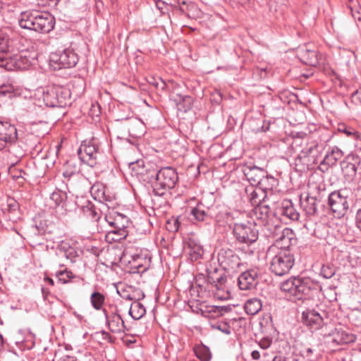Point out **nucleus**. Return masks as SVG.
<instances>
[{
  "label": "nucleus",
  "instance_id": "obj_1",
  "mask_svg": "<svg viewBox=\"0 0 361 361\" xmlns=\"http://www.w3.org/2000/svg\"><path fill=\"white\" fill-rule=\"evenodd\" d=\"M54 25L55 18L53 16L38 11L22 12L19 19L20 27L41 33L49 32L54 29Z\"/></svg>",
  "mask_w": 361,
  "mask_h": 361
},
{
  "label": "nucleus",
  "instance_id": "obj_2",
  "mask_svg": "<svg viewBox=\"0 0 361 361\" xmlns=\"http://www.w3.org/2000/svg\"><path fill=\"white\" fill-rule=\"evenodd\" d=\"M147 178L149 181L155 179L153 192L157 196H162L166 190L173 189L178 180V173L172 167H164L157 170L154 166L150 176Z\"/></svg>",
  "mask_w": 361,
  "mask_h": 361
},
{
  "label": "nucleus",
  "instance_id": "obj_3",
  "mask_svg": "<svg viewBox=\"0 0 361 361\" xmlns=\"http://www.w3.org/2000/svg\"><path fill=\"white\" fill-rule=\"evenodd\" d=\"M78 154L80 159L90 167H94L99 164L104 158L100 143L94 137L90 140H84L78 150Z\"/></svg>",
  "mask_w": 361,
  "mask_h": 361
},
{
  "label": "nucleus",
  "instance_id": "obj_4",
  "mask_svg": "<svg viewBox=\"0 0 361 361\" xmlns=\"http://www.w3.org/2000/svg\"><path fill=\"white\" fill-rule=\"evenodd\" d=\"M295 264V257L289 249H282L272 257L270 270L276 276H283L289 273Z\"/></svg>",
  "mask_w": 361,
  "mask_h": 361
},
{
  "label": "nucleus",
  "instance_id": "obj_5",
  "mask_svg": "<svg viewBox=\"0 0 361 361\" xmlns=\"http://www.w3.org/2000/svg\"><path fill=\"white\" fill-rule=\"evenodd\" d=\"M280 288L289 300L294 302L303 300L310 291V288L302 280L297 277L283 281L280 285Z\"/></svg>",
  "mask_w": 361,
  "mask_h": 361
},
{
  "label": "nucleus",
  "instance_id": "obj_6",
  "mask_svg": "<svg viewBox=\"0 0 361 361\" xmlns=\"http://www.w3.org/2000/svg\"><path fill=\"white\" fill-rule=\"evenodd\" d=\"M37 60L36 54L27 51H23L18 54L8 58H1L0 59V67L4 68L8 71H12L14 68L27 69L33 65Z\"/></svg>",
  "mask_w": 361,
  "mask_h": 361
},
{
  "label": "nucleus",
  "instance_id": "obj_7",
  "mask_svg": "<svg viewBox=\"0 0 361 361\" xmlns=\"http://www.w3.org/2000/svg\"><path fill=\"white\" fill-rule=\"evenodd\" d=\"M105 219L112 228L109 231V234L115 235V237H112V240L115 241H119L124 239L128 235L127 228L129 226V219L124 214L118 212H109L105 216Z\"/></svg>",
  "mask_w": 361,
  "mask_h": 361
},
{
  "label": "nucleus",
  "instance_id": "obj_8",
  "mask_svg": "<svg viewBox=\"0 0 361 361\" xmlns=\"http://www.w3.org/2000/svg\"><path fill=\"white\" fill-rule=\"evenodd\" d=\"M78 60V54L71 48L51 53L49 57L50 66L55 70L74 67Z\"/></svg>",
  "mask_w": 361,
  "mask_h": 361
},
{
  "label": "nucleus",
  "instance_id": "obj_9",
  "mask_svg": "<svg viewBox=\"0 0 361 361\" xmlns=\"http://www.w3.org/2000/svg\"><path fill=\"white\" fill-rule=\"evenodd\" d=\"M233 233L238 242L247 245L256 242L258 239V231L255 225L249 222L235 224Z\"/></svg>",
  "mask_w": 361,
  "mask_h": 361
},
{
  "label": "nucleus",
  "instance_id": "obj_10",
  "mask_svg": "<svg viewBox=\"0 0 361 361\" xmlns=\"http://www.w3.org/2000/svg\"><path fill=\"white\" fill-rule=\"evenodd\" d=\"M267 235L271 237L278 246L288 247L293 238V233L290 228H282L281 226H269Z\"/></svg>",
  "mask_w": 361,
  "mask_h": 361
},
{
  "label": "nucleus",
  "instance_id": "obj_11",
  "mask_svg": "<svg viewBox=\"0 0 361 361\" xmlns=\"http://www.w3.org/2000/svg\"><path fill=\"white\" fill-rule=\"evenodd\" d=\"M325 314L324 312L320 313L314 309H307L302 313V321L310 331H317L326 324L324 318Z\"/></svg>",
  "mask_w": 361,
  "mask_h": 361
},
{
  "label": "nucleus",
  "instance_id": "obj_12",
  "mask_svg": "<svg viewBox=\"0 0 361 361\" xmlns=\"http://www.w3.org/2000/svg\"><path fill=\"white\" fill-rule=\"evenodd\" d=\"M218 261L228 271H235L241 264L238 255L231 249H221L218 254Z\"/></svg>",
  "mask_w": 361,
  "mask_h": 361
},
{
  "label": "nucleus",
  "instance_id": "obj_13",
  "mask_svg": "<svg viewBox=\"0 0 361 361\" xmlns=\"http://www.w3.org/2000/svg\"><path fill=\"white\" fill-rule=\"evenodd\" d=\"M243 173L252 185L264 186L263 182L267 180V172L258 166H246L243 169Z\"/></svg>",
  "mask_w": 361,
  "mask_h": 361
},
{
  "label": "nucleus",
  "instance_id": "obj_14",
  "mask_svg": "<svg viewBox=\"0 0 361 361\" xmlns=\"http://www.w3.org/2000/svg\"><path fill=\"white\" fill-rule=\"evenodd\" d=\"M319 153V149L317 142L316 141L310 142V146H307V151L305 152L300 151V155L295 157L296 165L301 164L307 168L312 162L314 161Z\"/></svg>",
  "mask_w": 361,
  "mask_h": 361
},
{
  "label": "nucleus",
  "instance_id": "obj_15",
  "mask_svg": "<svg viewBox=\"0 0 361 361\" xmlns=\"http://www.w3.org/2000/svg\"><path fill=\"white\" fill-rule=\"evenodd\" d=\"M328 206L329 211L328 212L329 227L334 229L336 228L338 223V191H333L330 193L328 198Z\"/></svg>",
  "mask_w": 361,
  "mask_h": 361
},
{
  "label": "nucleus",
  "instance_id": "obj_16",
  "mask_svg": "<svg viewBox=\"0 0 361 361\" xmlns=\"http://www.w3.org/2000/svg\"><path fill=\"white\" fill-rule=\"evenodd\" d=\"M274 214L281 216L283 220L290 221H297L300 216V214L290 200H283L277 207Z\"/></svg>",
  "mask_w": 361,
  "mask_h": 361
},
{
  "label": "nucleus",
  "instance_id": "obj_17",
  "mask_svg": "<svg viewBox=\"0 0 361 361\" xmlns=\"http://www.w3.org/2000/svg\"><path fill=\"white\" fill-rule=\"evenodd\" d=\"M257 272L250 269L243 272L238 279V286L241 290H251L255 288L257 281Z\"/></svg>",
  "mask_w": 361,
  "mask_h": 361
},
{
  "label": "nucleus",
  "instance_id": "obj_18",
  "mask_svg": "<svg viewBox=\"0 0 361 361\" xmlns=\"http://www.w3.org/2000/svg\"><path fill=\"white\" fill-rule=\"evenodd\" d=\"M103 312L105 315L109 329L112 333L120 334L125 331L126 326L124 322L118 313L114 312L109 315L104 309L103 310Z\"/></svg>",
  "mask_w": 361,
  "mask_h": 361
},
{
  "label": "nucleus",
  "instance_id": "obj_19",
  "mask_svg": "<svg viewBox=\"0 0 361 361\" xmlns=\"http://www.w3.org/2000/svg\"><path fill=\"white\" fill-rule=\"evenodd\" d=\"M0 139L9 142V144L15 143L18 140V133L15 126L8 122L0 121Z\"/></svg>",
  "mask_w": 361,
  "mask_h": 361
},
{
  "label": "nucleus",
  "instance_id": "obj_20",
  "mask_svg": "<svg viewBox=\"0 0 361 361\" xmlns=\"http://www.w3.org/2000/svg\"><path fill=\"white\" fill-rule=\"evenodd\" d=\"M56 255L59 257H65L66 259L73 262L78 254L75 249L69 243L61 241L56 246Z\"/></svg>",
  "mask_w": 361,
  "mask_h": 361
},
{
  "label": "nucleus",
  "instance_id": "obj_21",
  "mask_svg": "<svg viewBox=\"0 0 361 361\" xmlns=\"http://www.w3.org/2000/svg\"><path fill=\"white\" fill-rule=\"evenodd\" d=\"M90 192L95 200L102 203L111 202L113 200L111 195L106 193V188L102 183H94L90 189Z\"/></svg>",
  "mask_w": 361,
  "mask_h": 361
},
{
  "label": "nucleus",
  "instance_id": "obj_22",
  "mask_svg": "<svg viewBox=\"0 0 361 361\" xmlns=\"http://www.w3.org/2000/svg\"><path fill=\"white\" fill-rule=\"evenodd\" d=\"M353 157L348 156L345 160L340 161V167L346 181H351L356 173V166L350 161Z\"/></svg>",
  "mask_w": 361,
  "mask_h": 361
},
{
  "label": "nucleus",
  "instance_id": "obj_23",
  "mask_svg": "<svg viewBox=\"0 0 361 361\" xmlns=\"http://www.w3.org/2000/svg\"><path fill=\"white\" fill-rule=\"evenodd\" d=\"M299 54L300 60L307 65L316 66L319 63V56L315 50L301 49Z\"/></svg>",
  "mask_w": 361,
  "mask_h": 361
},
{
  "label": "nucleus",
  "instance_id": "obj_24",
  "mask_svg": "<svg viewBox=\"0 0 361 361\" xmlns=\"http://www.w3.org/2000/svg\"><path fill=\"white\" fill-rule=\"evenodd\" d=\"M56 92L55 86L49 87L42 90V99L44 104L49 107H58L59 102L56 100Z\"/></svg>",
  "mask_w": 361,
  "mask_h": 361
},
{
  "label": "nucleus",
  "instance_id": "obj_25",
  "mask_svg": "<svg viewBox=\"0 0 361 361\" xmlns=\"http://www.w3.org/2000/svg\"><path fill=\"white\" fill-rule=\"evenodd\" d=\"M55 87L56 100L59 102L58 107H65L71 104V94L70 90L61 86H55Z\"/></svg>",
  "mask_w": 361,
  "mask_h": 361
},
{
  "label": "nucleus",
  "instance_id": "obj_26",
  "mask_svg": "<svg viewBox=\"0 0 361 361\" xmlns=\"http://www.w3.org/2000/svg\"><path fill=\"white\" fill-rule=\"evenodd\" d=\"M317 198L309 194L305 200L300 199V204L307 216H313L317 213Z\"/></svg>",
  "mask_w": 361,
  "mask_h": 361
},
{
  "label": "nucleus",
  "instance_id": "obj_27",
  "mask_svg": "<svg viewBox=\"0 0 361 361\" xmlns=\"http://www.w3.org/2000/svg\"><path fill=\"white\" fill-rule=\"evenodd\" d=\"M130 168L135 171L136 175H144L146 173L149 176L154 168V165L150 163L144 165L143 161L137 160L135 162H131L130 164Z\"/></svg>",
  "mask_w": 361,
  "mask_h": 361
},
{
  "label": "nucleus",
  "instance_id": "obj_28",
  "mask_svg": "<svg viewBox=\"0 0 361 361\" xmlns=\"http://www.w3.org/2000/svg\"><path fill=\"white\" fill-rule=\"evenodd\" d=\"M262 304L259 299L253 298L248 299L244 305V310L247 314L255 315L262 309Z\"/></svg>",
  "mask_w": 361,
  "mask_h": 361
},
{
  "label": "nucleus",
  "instance_id": "obj_29",
  "mask_svg": "<svg viewBox=\"0 0 361 361\" xmlns=\"http://www.w3.org/2000/svg\"><path fill=\"white\" fill-rule=\"evenodd\" d=\"M194 352L197 358L201 361H209L212 359V353L208 347L203 344L195 345Z\"/></svg>",
  "mask_w": 361,
  "mask_h": 361
},
{
  "label": "nucleus",
  "instance_id": "obj_30",
  "mask_svg": "<svg viewBox=\"0 0 361 361\" xmlns=\"http://www.w3.org/2000/svg\"><path fill=\"white\" fill-rule=\"evenodd\" d=\"M145 308L142 303L137 301H135L133 303L131 304L130 307L129 309V314L135 320L140 319L145 314Z\"/></svg>",
  "mask_w": 361,
  "mask_h": 361
},
{
  "label": "nucleus",
  "instance_id": "obj_31",
  "mask_svg": "<svg viewBox=\"0 0 361 361\" xmlns=\"http://www.w3.org/2000/svg\"><path fill=\"white\" fill-rule=\"evenodd\" d=\"M188 248L192 260L198 259L203 255L204 251L202 246L197 244L195 240H190L188 242Z\"/></svg>",
  "mask_w": 361,
  "mask_h": 361
},
{
  "label": "nucleus",
  "instance_id": "obj_32",
  "mask_svg": "<svg viewBox=\"0 0 361 361\" xmlns=\"http://www.w3.org/2000/svg\"><path fill=\"white\" fill-rule=\"evenodd\" d=\"M4 210L6 211L8 214L12 215V216L9 217V219L16 221V219L18 217V214L19 211V204L13 198L9 197L7 199L6 207L4 208Z\"/></svg>",
  "mask_w": 361,
  "mask_h": 361
},
{
  "label": "nucleus",
  "instance_id": "obj_33",
  "mask_svg": "<svg viewBox=\"0 0 361 361\" xmlns=\"http://www.w3.org/2000/svg\"><path fill=\"white\" fill-rule=\"evenodd\" d=\"M231 310V308L229 306H208L206 307V310L204 311L205 313L209 314V317H221L224 314V313L228 312Z\"/></svg>",
  "mask_w": 361,
  "mask_h": 361
},
{
  "label": "nucleus",
  "instance_id": "obj_34",
  "mask_svg": "<svg viewBox=\"0 0 361 361\" xmlns=\"http://www.w3.org/2000/svg\"><path fill=\"white\" fill-rule=\"evenodd\" d=\"M307 146H310V142L300 138L294 139L291 144L292 150L296 157L300 155V151L302 152L307 151Z\"/></svg>",
  "mask_w": 361,
  "mask_h": 361
},
{
  "label": "nucleus",
  "instance_id": "obj_35",
  "mask_svg": "<svg viewBox=\"0 0 361 361\" xmlns=\"http://www.w3.org/2000/svg\"><path fill=\"white\" fill-rule=\"evenodd\" d=\"M8 49L9 37L6 33L0 31V59L1 58H8Z\"/></svg>",
  "mask_w": 361,
  "mask_h": 361
},
{
  "label": "nucleus",
  "instance_id": "obj_36",
  "mask_svg": "<svg viewBox=\"0 0 361 361\" xmlns=\"http://www.w3.org/2000/svg\"><path fill=\"white\" fill-rule=\"evenodd\" d=\"M343 136L356 140L358 137V133L353 128L348 126L344 123H340V139Z\"/></svg>",
  "mask_w": 361,
  "mask_h": 361
},
{
  "label": "nucleus",
  "instance_id": "obj_37",
  "mask_svg": "<svg viewBox=\"0 0 361 361\" xmlns=\"http://www.w3.org/2000/svg\"><path fill=\"white\" fill-rule=\"evenodd\" d=\"M347 8L355 20H361V6L357 0H349Z\"/></svg>",
  "mask_w": 361,
  "mask_h": 361
},
{
  "label": "nucleus",
  "instance_id": "obj_38",
  "mask_svg": "<svg viewBox=\"0 0 361 361\" xmlns=\"http://www.w3.org/2000/svg\"><path fill=\"white\" fill-rule=\"evenodd\" d=\"M178 100L177 106L180 111L186 112L191 109L193 102L191 97L188 95H179Z\"/></svg>",
  "mask_w": 361,
  "mask_h": 361
},
{
  "label": "nucleus",
  "instance_id": "obj_39",
  "mask_svg": "<svg viewBox=\"0 0 361 361\" xmlns=\"http://www.w3.org/2000/svg\"><path fill=\"white\" fill-rule=\"evenodd\" d=\"M105 297L104 295L97 291H94L91 294L90 296V302L92 307L97 310H100L102 309L103 305L104 303Z\"/></svg>",
  "mask_w": 361,
  "mask_h": 361
},
{
  "label": "nucleus",
  "instance_id": "obj_40",
  "mask_svg": "<svg viewBox=\"0 0 361 361\" xmlns=\"http://www.w3.org/2000/svg\"><path fill=\"white\" fill-rule=\"evenodd\" d=\"M342 191L343 193L340 192V204H342L343 210L347 212L350 204L353 203V192L347 189H344Z\"/></svg>",
  "mask_w": 361,
  "mask_h": 361
},
{
  "label": "nucleus",
  "instance_id": "obj_41",
  "mask_svg": "<svg viewBox=\"0 0 361 361\" xmlns=\"http://www.w3.org/2000/svg\"><path fill=\"white\" fill-rule=\"evenodd\" d=\"M66 199V193L60 190H56L50 195V200L54 202L56 207L62 205Z\"/></svg>",
  "mask_w": 361,
  "mask_h": 361
},
{
  "label": "nucleus",
  "instance_id": "obj_42",
  "mask_svg": "<svg viewBox=\"0 0 361 361\" xmlns=\"http://www.w3.org/2000/svg\"><path fill=\"white\" fill-rule=\"evenodd\" d=\"M56 277L59 279V281H61L62 283H67L70 282L72 279L75 278V275L71 271L65 269L64 270L57 271L56 273Z\"/></svg>",
  "mask_w": 361,
  "mask_h": 361
},
{
  "label": "nucleus",
  "instance_id": "obj_43",
  "mask_svg": "<svg viewBox=\"0 0 361 361\" xmlns=\"http://www.w3.org/2000/svg\"><path fill=\"white\" fill-rule=\"evenodd\" d=\"M190 214L198 221H203L206 220L208 216L207 213L202 209L199 205L191 210Z\"/></svg>",
  "mask_w": 361,
  "mask_h": 361
},
{
  "label": "nucleus",
  "instance_id": "obj_44",
  "mask_svg": "<svg viewBox=\"0 0 361 361\" xmlns=\"http://www.w3.org/2000/svg\"><path fill=\"white\" fill-rule=\"evenodd\" d=\"M255 210L258 219L266 220L268 217L270 208L267 205L259 204L255 207Z\"/></svg>",
  "mask_w": 361,
  "mask_h": 361
},
{
  "label": "nucleus",
  "instance_id": "obj_45",
  "mask_svg": "<svg viewBox=\"0 0 361 361\" xmlns=\"http://www.w3.org/2000/svg\"><path fill=\"white\" fill-rule=\"evenodd\" d=\"M246 192L247 194L249 201L252 206H257L260 204L261 200L259 199L256 190L253 189L252 188H247Z\"/></svg>",
  "mask_w": 361,
  "mask_h": 361
},
{
  "label": "nucleus",
  "instance_id": "obj_46",
  "mask_svg": "<svg viewBox=\"0 0 361 361\" xmlns=\"http://www.w3.org/2000/svg\"><path fill=\"white\" fill-rule=\"evenodd\" d=\"M84 213L91 217L92 220L97 221L100 219L101 214L93 206H87L83 209Z\"/></svg>",
  "mask_w": 361,
  "mask_h": 361
},
{
  "label": "nucleus",
  "instance_id": "obj_47",
  "mask_svg": "<svg viewBox=\"0 0 361 361\" xmlns=\"http://www.w3.org/2000/svg\"><path fill=\"white\" fill-rule=\"evenodd\" d=\"M336 287H328L324 290V295L329 302L337 300Z\"/></svg>",
  "mask_w": 361,
  "mask_h": 361
},
{
  "label": "nucleus",
  "instance_id": "obj_48",
  "mask_svg": "<svg viewBox=\"0 0 361 361\" xmlns=\"http://www.w3.org/2000/svg\"><path fill=\"white\" fill-rule=\"evenodd\" d=\"M336 273V269L329 264L324 265L321 270L322 275L326 279H330Z\"/></svg>",
  "mask_w": 361,
  "mask_h": 361
},
{
  "label": "nucleus",
  "instance_id": "obj_49",
  "mask_svg": "<svg viewBox=\"0 0 361 361\" xmlns=\"http://www.w3.org/2000/svg\"><path fill=\"white\" fill-rule=\"evenodd\" d=\"M355 337L353 334H349L344 331H340V344L354 342Z\"/></svg>",
  "mask_w": 361,
  "mask_h": 361
},
{
  "label": "nucleus",
  "instance_id": "obj_50",
  "mask_svg": "<svg viewBox=\"0 0 361 361\" xmlns=\"http://www.w3.org/2000/svg\"><path fill=\"white\" fill-rule=\"evenodd\" d=\"M194 4L192 3L187 4L185 1H183L182 4L179 5V10L181 11V13H185V15L189 16L188 11L190 9V8H192Z\"/></svg>",
  "mask_w": 361,
  "mask_h": 361
},
{
  "label": "nucleus",
  "instance_id": "obj_51",
  "mask_svg": "<svg viewBox=\"0 0 361 361\" xmlns=\"http://www.w3.org/2000/svg\"><path fill=\"white\" fill-rule=\"evenodd\" d=\"M216 283L214 286H216V289L221 290L223 288V285L226 281V277L223 275L218 276H216Z\"/></svg>",
  "mask_w": 361,
  "mask_h": 361
},
{
  "label": "nucleus",
  "instance_id": "obj_52",
  "mask_svg": "<svg viewBox=\"0 0 361 361\" xmlns=\"http://www.w3.org/2000/svg\"><path fill=\"white\" fill-rule=\"evenodd\" d=\"M130 123H132L133 124V127L128 129L130 134L133 137L139 136V134L137 133V132L135 129V127H136L137 126L139 127H142V124L138 121H137L135 119L131 121Z\"/></svg>",
  "mask_w": 361,
  "mask_h": 361
},
{
  "label": "nucleus",
  "instance_id": "obj_53",
  "mask_svg": "<svg viewBox=\"0 0 361 361\" xmlns=\"http://www.w3.org/2000/svg\"><path fill=\"white\" fill-rule=\"evenodd\" d=\"M341 253H342L343 258L346 257L348 259V262L349 263V265L351 267H354L356 262H355V259L351 256L352 253L349 252L348 253L349 255H348V253L346 252H343V251H342ZM343 261H344V259H343Z\"/></svg>",
  "mask_w": 361,
  "mask_h": 361
},
{
  "label": "nucleus",
  "instance_id": "obj_54",
  "mask_svg": "<svg viewBox=\"0 0 361 361\" xmlns=\"http://www.w3.org/2000/svg\"><path fill=\"white\" fill-rule=\"evenodd\" d=\"M272 343L271 339L269 338H264L262 340H260L259 345L261 348L262 349H267L270 347L271 344Z\"/></svg>",
  "mask_w": 361,
  "mask_h": 361
},
{
  "label": "nucleus",
  "instance_id": "obj_55",
  "mask_svg": "<svg viewBox=\"0 0 361 361\" xmlns=\"http://www.w3.org/2000/svg\"><path fill=\"white\" fill-rule=\"evenodd\" d=\"M156 7L161 13H164L167 8V4L161 0H157L156 1Z\"/></svg>",
  "mask_w": 361,
  "mask_h": 361
},
{
  "label": "nucleus",
  "instance_id": "obj_56",
  "mask_svg": "<svg viewBox=\"0 0 361 361\" xmlns=\"http://www.w3.org/2000/svg\"><path fill=\"white\" fill-rule=\"evenodd\" d=\"M326 242L329 245L332 246V249L336 247V238L333 236V233L331 234L329 233Z\"/></svg>",
  "mask_w": 361,
  "mask_h": 361
},
{
  "label": "nucleus",
  "instance_id": "obj_57",
  "mask_svg": "<svg viewBox=\"0 0 361 361\" xmlns=\"http://www.w3.org/2000/svg\"><path fill=\"white\" fill-rule=\"evenodd\" d=\"M214 274H216V271H214V273H211V274H208L207 276V282L210 283V284H214L215 285V283H216V277L214 276Z\"/></svg>",
  "mask_w": 361,
  "mask_h": 361
},
{
  "label": "nucleus",
  "instance_id": "obj_58",
  "mask_svg": "<svg viewBox=\"0 0 361 361\" xmlns=\"http://www.w3.org/2000/svg\"><path fill=\"white\" fill-rule=\"evenodd\" d=\"M324 161L329 165H334L336 163V159L333 157V155L326 156Z\"/></svg>",
  "mask_w": 361,
  "mask_h": 361
},
{
  "label": "nucleus",
  "instance_id": "obj_59",
  "mask_svg": "<svg viewBox=\"0 0 361 361\" xmlns=\"http://www.w3.org/2000/svg\"><path fill=\"white\" fill-rule=\"evenodd\" d=\"M60 361H77V357L68 355H63Z\"/></svg>",
  "mask_w": 361,
  "mask_h": 361
},
{
  "label": "nucleus",
  "instance_id": "obj_60",
  "mask_svg": "<svg viewBox=\"0 0 361 361\" xmlns=\"http://www.w3.org/2000/svg\"><path fill=\"white\" fill-rule=\"evenodd\" d=\"M356 224H357V226L361 231V209H359L357 211V215H356Z\"/></svg>",
  "mask_w": 361,
  "mask_h": 361
},
{
  "label": "nucleus",
  "instance_id": "obj_61",
  "mask_svg": "<svg viewBox=\"0 0 361 361\" xmlns=\"http://www.w3.org/2000/svg\"><path fill=\"white\" fill-rule=\"evenodd\" d=\"M121 297L127 300H137L140 298H136L133 295L131 294H124L121 295Z\"/></svg>",
  "mask_w": 361,
  "mask_h": 361
},
{
  "label": "nucleus",
  "instance_id": "obj_62",
  "mask_svg": "<svg viewBox=\"0 0 361 361\" xmlns=\"http://www.w3.org/2000/svg\"><path fill=\"white\" fill-rule=\"evenodd\" d=\"M253 360H257L260 358V353L258 350H253L251 353Z\"/></svg>",
  "mask_w": 361,
  "mask_h": 361
},
{
  "label": "nucleus",
  "instance_id": "obj_63",
  "mask_svg": "<svg viewBox=\"0 0 361 361\" xmlns=\"http://www.w3.org/2000/svg\"><path fill=\"white\" fill-rule=\"evenodd\" d=\"M42 293L44 299L47 300V298L48 295L49 294V290H47L44 288H42Z\"/></svg>",
  "mask_w": 361,
  "mask_h": 361
},
{
  "label": "nucleus",
  "instance_id": "obj_64",
  "mask_svg": "<svg viewBox=\"0 0 361 361\" xmlns=\"http://www.w3.org/2000/svg\"><path fill=\"white\" fill-rule=\"evenodd\" d=\"M273 361H286V360L281 356H275Z\"/></svg>",
  "mask_w": 361,
  "mask_h": 361
}]
</instances>
